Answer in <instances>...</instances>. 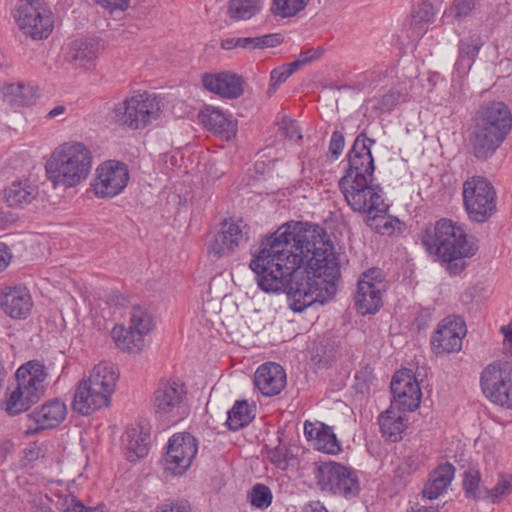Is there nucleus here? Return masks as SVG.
<instances>
[{
	"label": "nucleus",
	"mask_w": 512,
	"mask_h": 512,
	"mask_svg": "<svg viewBox=\"0 0 512 512\" xmlns=\"http://www.w3.org/2000/svg\"><path fill=\"white\" fill-rule=\"evenodd\" d=\"M249 266L258 287L266 293H285L294 312L327 303L340 277L324 230L303 222L287 223L263 239Z\"/></svg>",
	"instance_id": "f257e3e1"
},
{
	"label": "nucleus",
	"mask_w": 512,
	"mask_h": 512,
	"mask_svg": "<svg viewBox=\"0 0 512 512\" xmlns=\"http://www.w3.org/2000/svg\"><path fill=\"white\" fill-rule=\"evenodd\" d=\"M375 140L366 132L357 135L348 153V168L339 180V187L347 204L354 212L365 215L384 209L382 190L373 184L375 170L371 146Z\"/></svg>",
	"instance_id": "f03ea898"
},
{
	"label": "nucleus",
	"mask_w": 512,
	"mask_h": 512,
	"mask_svg": "<svg viewBox=\"0 0 512 512\" xmlns=\"http://www.w3.org/2000/svg\"><path fill=\"white\" fill-rule=\"evenodd\" d=\"M420 238L426 251L436 256L451 275L460 274L466 267L465 258L472 257L478 249L462 227L446 218L426 227Z\"/></svg>",
	"instance_id": "7ed1b4c3"
},
{
	"label": "nucleus",
	"mask_w": 512,
	"mask_h": 512,
	"mask_svg": "<svg viewBox=\"0 0 512 512\" xmlns=\"http://www.w3.org/2000/svg\"><path fill=\"white\" fill-rule=\"evenodd\" d=\"M92 167L90 150L81 142L71 141L59 145L46 164V172L54 186L65 189L85 180Z\"/></svg>",
	"instance_id": "20e7f679"
},
{
	"label": "nucleus",
	"mask_w": 512,
	"mask_h": 512,
	"mask_svg": "<svg viewBox=\"0 0 512 512\" xmlns=\"http://www.w3.org/2000/svg\"><path fill=\"white\" fill-rule=\"evenodd\" d=\"M16 388L5 402V410L16 415L37 403L45 393L47 373L44 365L37 361H29L16 371Z\"/></svg>",
	"instance_id": "39448f33"
},
{
	"label": "nucleus",
	"mask_w": 512,
	"mask_h": 512,
	"mask_svg": "<svg viewBox=\"0 0 512 512\" xmlns=\"http://www.w3.org/2000/svg\"><path fill=\"white\" fill-rule=\"evenodd\" d=\"M154 326V318L149 309L136 305L130 311L128 327L115 325L111 335L120 350L130 354H138L145 348V338Z\"/></svg>",
	"instance_id": "423d86ee"
},
{
	"label": "nucleus",
	"mask_w": 512,
	"mask_h": 512,
	"mask_svg": "<svg viewBox=\"0 0 512 512\" xmlns=\"http://www.w3.org/2000/svg\"><path fill=\"white\" fill-rule=\"evenodd\" d=\"M159 103L148 93H138L115 104L112 113L115 122L137 130L146 127L159 116Z\"/></svg>",
	"instance_id": "0eeeda50"
},
{
	"label": "nucleus",
	"mask_w": 512,
	"mask_h": 512,
	"mask_svg": "<svg viewBox=\"0 0 512 512\" xmlns=\"http://www.w3.org/2000/svg\"><path fill=\"white\" fill-rule=\"evenodd\" d=\"M495 196L493 186L483 177H471L463 184L464 205L473 221L485 222L495 212Z\"/></svg>",
	"instance_id": "6e6552de"
},
{
	"label": "nucleus",
	"mask_w": 512,
	"mask_h": 512,
	"mask_svg": "<svg viewBox=\"0 0 512 512\" xmlns=\"http://www.w3.org/2000/svg\"><path fill=\"white\" fill-rule=\"evenodd\" d=\"M318 486L324 490L345 497L359 493V481L356 472L340 463L329 461L321 463L315 469Z\"/></svg>",
	"instance_id": "1a4fd4ad"
},
{
	"label": "nucleus",
	"mask_w": 512,
	"mask_h": 512,
	"mask_svg": "<svg viewBox=\"0 0 512 512\" xmlns=\"http://www.w3.org/2000/svg\"><path fill=\"white\" fill-rule=\"evenodd\" d=\"M386 290L381 269L372 268L360 276L354 296L355 306L361 314H374L382 306V293Z\"/></svg>",
	"instance_id": "9d476101"
},
{
	"label": "nucleus",
	"mask_w": 512,
	"mask_h": 512,
	"mask_svg": "<svg viewBox=\"0 0 512 512\" xmlns=\"http://www.w3.org/2000/svg\"><path fill=\"white\" fill-rule=\"evenodd\" d=\"M16 20L20 29L35 40L47 38L54 27L52 12L42 3L19 4Z\"/></svg>",
	"instance_id": "9b49d317"
},
{
	"label": "nucleus",
	"mask_w": 512,
	"mask_h": 512,
	"mask_svg": "<svg viewBox=\"0 0 512 512\" xmlns=\"http://www.w3.org/2000/svg\"><path fill=\"white\" fill-rule=\"evenodd\" d=\"M184 386L175 381L161 382L154 392L153 408L156 415L168 422H177L184 413Z\"/></svg>",
	"instance_id": "f8f14e48"
},
{
	"label": "nucleus",
	"mask_w": 512,
	"mask_h": 512,
	"mask_svg": "<svg viewBox=\"0 0 512 512\" xmlns=\"http://www.w3.org/2000/svg\"><path fill=\"white\" fill-rule=\"evenodd\" d=\"M129 181V171L126 164L118 161H107L96 169V178L91 187L96 196L112 198L120 194Z\"/></svg>",
	"instance_id": "ddd939ff"
},
{
	"label": "nucleus",
	"mask_w": 512,
	"mask_h": 512,
	"mask_svg": "<svg viewBox=\"0 0 512 512\" xmlns=\"http://www.w3.org/2000/svg\"><path fill=\"white\" fill-rule=\"evenodd\" d=\"M198 452L197 439L190 433L174 434L168 443L165 456L166 469L175 475L183 474Z\"/></svg>",
	"instance_id": "4468645a"
},
{
	"label": "nucleus",
	"mask_w": 512,
	"mask_h": 512,
	"mask_svg": "<svg viewBox=\"0 0 512 512\" xmlns=\"http://www.w3.org/2000/svg\"><path fill=\"white\" fill-rule=\"evenodd\" d=\"M466 332V325L460 317L444 318L431 337L433 351L436 354L459 352Z\"/></svg>",
	"instance_id": "2eb2a0df"
},
{
	"label": "nucleus",
	"mask_w": 512,
	"mask_h": 512,
	"mask_svg": "<svg viewBox=\"0 0 512 512\" xmlns=\"http://www.w3.org/2000/svg\"><path fill=\"white\" fill-rule=\"evenodd\" d=\"M393 405L402 412L416 410L421 401L422 393L416 378L410 370L398 371L391 381Z\"/></svg>",
	"instance_id": "dca6fc26"
},
{
	"label": "nucleus",
	"mask_w": 512,
	"mask_h": 512,
	"mask_svg": "<svg viewBox=\"0 0 512 512\" xmlns=\"http://www.w3.org/2000/svg\"><path fill=\"white\" fill-rule=\"evenodd\" d=\"M511 377L512 366L510 364L501 362L489 364L481 373L480 383L483 393L493 403L498 404Z\"/></svg>",
	"instance_id": "f3484780"
},
{
	"label": "nucleus",
	"mask_w": 512,
	"mask_h": 512,
	"mask_svg": "<svg viewBox=\"0 0 512 512\" xmlns=\"http://www.w3.org/2000/svg\"><path fill=\"white\" fill-rule=\"evenodd\" d=\"M512 117L503 102H492L480 108L475 124L487 128L501 137L506 138L511 129Z\"/></svg>",
	"instance_id": "a211bd4d"
},
{
	"label": "nucleus",
	"mask_w": 512,
	"mask_h": 512,
	"mask_svg": "<svg viewBox=\"0 0 512 512\" xmlns=\"http://www.w3.org/2000/svg\"><path fill=\"white\" fill-rule=\"evenodd\" d=\"M65 417L66 406L62 401L58 399L48 401L28 415L33 424L28 425L26 434L33 435L40 430L55 428L63 422Z\"/></svg>",
	"instance_id": "6ab92c4d"
},
{
	"label": "nucleus",
	"mask_w": 512,
	"mask_h": 512,
	"mask_svg": "<svg viewBox=\"0 0 512 512\" xmlns=\"http://www.w3.org/2000/svg\"><path fill=\"white\" fill-rule=\"evenodd\" d=\"M110 398L99 387L92 385L87 379H83L75 391L72 408L81 415H90L94 411L108 406Z\"/></svg>",
	"instance_id": "aec40b11"
},
{
	"label": "nucleus",
	"mask_w": 512,
	"mask_h": 512,
	"mask_svg": "<svg viewBox=\"0 0 512 512\" xmlns=\"http://www.w3.org/2000/svg\"><path fill=\"white\" fill-rule=\"evenodd\" d=\"M32 306L31 295L25 287H5L0 292V307L13 319H25Z\"/></svg>",
	"instance_id": "412c9836"
},
{
	"label": "nucleus",
	"mask_w": 512,
	"mask_h": 512,
	"mask_svg": "<svg viewBox=\"0 0 512 512\" xmlns=\"http://www.w3.org/2000/svg\"><path fill=\"white\" fill-rule=\"evenodd\" d=\"M241 224L225 221L221 231L214 235L208 244V253L216 258L228 256L244 240Z\"/></svg>",
	"instance_id": "4be33fe9"
},
{
	"label": "nucleus",
	"mask_w": 512,
	"mask_h": 512,
	"mask_svg": "<svg viewBox=\"0 0 512 512\" xmlns=\"http://www.w3.org/2000/svg\"><path fill=\"white\" fill-rule=\"evenodd\" d=\"M255 386L264 396L278 395L286 385V373L280 364H262L254 375Z\"/></svg>",
	"instance_id": "5701e85b"
},
{
	"label": "nucleus",
	"mask_w": 512,
	"mask_h": 512,
	"mask_svg": "<svg viewBox=\"0 0 512 512\" xmlns=\"http://www.w3.org/2000/svg\"><path fill=\"white\" fill-rule=\"evenodd\" d=\"M202 83L208 91L229 99L240 97L244 91L242 78L230 72L204 74Z\"/></svg>",
	"instance_id": "b1692460"
},
{
	"label": "nucleus",
	"mask_w": 512,
	"mask_h": 512,
	"mask_svg": "<svg viewBox=\"0 0 512 512\" xmlns=\"http://www.w3.org/2000/svg\"><path fill=\"white\" fill-rule=\"evenodd\" d=\"M304 434L309 441L313 442L314 448L318 451L337 454L341 450L340 442L332 428L323 423L305 422Z\"/></svg>",
	"instance_id": "393cba45"
},
{
	"label": "nucleus",
	"mask_w": 512,
	"mask_h": 512,
	"mask_svg": "<svg viewBox=\"0 0 512 512\" xmlns=\"http://www.w3.org/2000/svg\"><path fill=\"white\" fill-rule=\"evenodd\" d=\"M504 139L487 128L475 124L470 136L472 152L477 159L485 160L494 154Z\"/></svg>",
	"instance_id": "a878e982"
},
{
	"label": "nucleus",
	"mask_w": 512,
	"mask_h": 512,
	"mask_svg": "<svg viewBox=\"0 0 512 512\" xmlns=\"http://www.w3.org/2000/svg\"><path fill=\"white\" fill-rule=\"evenodd\" d=\"M199 119L205 128L225 140L235 136L236 124L219 109L206 108L199 114Z\"/></svg>",
	"instance_id": "bb28decb"
},
{
	"label": "nucleus",
	"mask_w": 512,
	"mask_h": 512,
	"mask_svg": "<svg viewBox=\"0 0 512 512\" xmlns=\"http://www.w3.org/2000/svg\"><path fill=\"white\" fill-rule=\"evenodd\" d=\"M484 44L485 41L478 34L470 35L459 41L458 57L455 62V70L459 76H464L470 71Z\"/></svg>",
	"instance_id": "cd10ccee"
},
{
	"label": "nucleus",
	"mask_w": 512,
	"mask_h": 512,
	"mask_svg": "<svg viewBox=\"0 0 512 512\" xmlns=\"http://www.w3.org/2000/svg\"><path fill=\"white\" fill-rule=\"evenodd\" d=\"M407 418L396 410L393 405L382 412L378 417V423L382 436L391 441L398 442L402 439V434L407 428Z\"/></svg>",
	"instance_id": "c85d7f7f"
},
{
	"label": "nucleus",
	"mask_w": 512,
	"mask_h": 512,
	"mask_svg": "<svg viewBox=\"0 0 512 512\" xmlns=\"http://www.w3.org/2000/svg\"><path fill=\"white\" fill-rule=\"evenodd\" d=\"M97 57V46L86 40L77 39L70 43L66 60L75 68L91 69Z\"/></svg>",
	"instance_id": "c756f323"
},
{
	"label": "nucleus",
	"mask_w": 512,
	"mask_h": 512,
	"mask_svg": "<svg viewBox=\"0 0 512 512\" xmlns=\"http://www.w3.org/2000/svg\"><path fill=\"white\" fill-rule=\"evenodd\" d=\"M455 468L446 462L439 465L429 477L423 489V495L428 499H436L447 489L454 477Z\"/></svg>",
	"instance_id": "7c9ffc66"
},
{
	"label": "nucleus",
	"mask_w": 512,
	"mask_h": 512,
	"mask_svg": "<svg viewBox=\"0 0 512 512\" xmlns=\"http://www.w3.org/2000/svg\"><path fill=\"white\" fill-rule=\"evenodd\" d=\"M118 376L119 374L114 364L101 362L94 366L89 377L86 379L111 397L114 393Z\"/></svg>",
	"instance_id": "2f4dec72"
},
{
	"label": "nucleus",
	"mask_w": 512,
	"mask_h": 512,
	"mask_svg": "<svg viewBox=\"0 0 512 512\" xmlns=\"http://www.w3.org/2000/svg\"><path fill=\"white\" fill-rule=\"evenodd\" d=\"M37 194V187L28 180L14 181L5 189V200L11 207L21 206L31 203Z\"/></svg>",
	"instance_id": "473e14b6"
},
{
	"label": "nucleus",
	"mask_w": 512,
	"mask_h": 512,
	"mask_svg": "<svg viewBox=\"0 0 512 512\" xmlns=\"http://www.w3.org/2000/svg\"><path fill=\"white\" fill-rule=\"evenodd\" d=\"M123 441L127 450V458L129 461H136L148 454V436L138 431L137 429H131L127 431Z\"/></svg>",
	"instance_id": "72a5a7b5"
},
{
	"label": "nucleus",
	"mask_w": 512,
	"mask_h": 512,
	"mask_svg": "<svg viewBox=\"0 0 512 512\" xmlns=\"http://www.w3.org/2000/svg\"><path fill=\"white\" fill-rule=\"evenodd\" d=\"M253 419V409L247 401H236L227 412L226 425L230 430L237 431L247 426Z\"/></svg>",
	"instance_id": "f704fd0d"
},
{
	"label": "nucleus",
	"mask_w": 512,
	"mask_h": 512,
	"mask_svg": "<svg viewBox=\"0 0 512 512\" xmlns=\"http://www.w3.org/2000/svg\"><path fill=\"white\" fill-rule=\"evenodd\" d=\"M262 7V0H230L228 14L237 21L247 20L258 14Z\"/></svg>",
	"instance_id": "c9c22d12"
},
{
	"label": "nucleus",
	"mask_w": 512,
	"mask_h": 512,
	"mask_svg": "<svg viewBox=\"0 0 512 512\" xmlns=\"http://www.w3.org/2000/svg\"><path fill=\"white\" fill-rule=\"evenodd\" d=\"M387 211L388 205L384 202L383 211H375L365 217L366 224L379 234L391 235L399 222L387 215Z\"/></svg>",
	"instance_id": "e433bc0d"
},
{
	"label": "nucleus",
	"mask_w": 512,
	"mask_h": 512,
	"mask_svg": "<svg viewBox=\"0 0 512 512\" xmlns=\"http://www.w3.org/2000/svg\"><path fill=\"white\" fill-rule=\"evenodd\" d=\"M33 98L32 87L22 83L10 84L4 90V100L11 105H27Z\"/></svg>",
	"instance_id": "4c0bfd02"
},
{
	"label": "nucleus",
	"mask_w": 512,
	"mask_h": 512,
	"mask_svg": "<svg viewBox=\"0 0 512 512\" xmlns=\"http://www.w3.org/2000/svg\"><path fill=\"white\" fill-rule=\"evenodd\" d=\"M283 37L281 34H266L256 37L239 38V47L244 49H263L275 47L281 44Z\"/></svg>",
	"instance_id": "58836bf2"
},
{
	"label": "nucleus",
	"mask_w": 512,
	"mask_h": 512,
	"mask_svg": "<svg viewBox=\"0 0 512 512\" xmlns=\"http://www.w3.org/2000/svg\"><path fill=\"white\" fill-rule=\"evenodd\" d=\"M309 0H273L271 11L282 18L295 16L302 11Z\"/></svg>",
	"instance_id": "ea45409f"
},
{
	"label": "nucleus",
	"mask_w": 512,
	"mask_h": 512,
	"mask_svg": "<svg viewBox=\"0 0 512 512\" xmlns=\"http://www.w3.org/2000/svg\"><path fill=\"white\" fill-rule=\"evenodd\" d=\"M480 0H454L444 16L461 20L468 17L479 4Z\"/></svg>",
	"instance_id": "a19ab883"
},
{
	"label": "nucleus",
	"mask_w": 512,
	"mask_h": 512,
	"mask_svg": "<svg viewBox=\"0 0 512 512\" xmlns=\"http://www.w3.org/2000/svg\"><path fill=\"white\" fill-rule=\"evenodd\" d=\"M297 70V67H293V62L273 69L270 73V85L267 90L268 95L275 93L278 86L284 83Z\"/></svg>",
	"instance_id": "79ce46f5"
},
{
	"label": "nucleus",
	"mask_w": 512,
	"mask_h": 512,
	"mask_svg": "<svg viewBox=\"0 0 512 512\" xmlns=\"http://www.w3.org/2000/svg\"><path fill=\"white\" fill-rule=\"evenodd\" d=\"M512 493V476L501 475L494 488L487 491L488 497L493 503L500 502L504 497Z\"/></svg>",
	"instance_id": "37998d69"
},
{
	"label": "nucleus",
	"mask_w": 512,
	"mask_h": 512,
	"mask_svg": "<svg viewBox=\"0 0 512 512\" xmlns=\"http://www.w3.org/2000/svg\"><path fill=\"white\" fill-rule=\"evenodd\" d=\"M250 501L259 509L267 508L272 502L271 490L263 484H256L250 493Z\"/></svg>",
	"instance_id": "c03bdc74"
},
{
	"label": "nucleus",
	"mask_w": 512,
	"mask_h": 512,
	"mask_svg": "<svg viewBox=\"0 0 512 512\" xmlns=\"http://www.w3.org/2000/svg\"><path fill=\"white\" fill-rule=\"evenodd\" d=\"M400 97L399 92L389 91L384 94L377 103L372 105V111L377 115L389 112L399 103Z\"/></svg>",
	"instance_id": "a18cd8bd"
},
{
	"label": "nucleus",
	"mask_w": 512,
	"mask_h": 512,
	"mask_svg": "<svg viewBox=\"0 0 512 512\" xmlns=\"http://www.w3.org/2000/svg\"><path fill=\"white\" fill-rule=\"evenodd\" d=\"M480 483V474L478 471H466L464 473L463 487L469 498L478 499Z\"/></svg>",
	"instance_id": "49530a36"
},
{
	"label": "nucleus",
	"mask_w": 512,
	"mask_h": 512,
	"mask_svg": "<svg viewBox=\"0 0 512 512\" xmlns=\"http://www.w3.org/2000/svg\"><path fill=\"white\" fill-rule=\"evenodd\" d=\"M63 512H104L102 506L86 507L73 495H68L63 504Z\"/></svg>",
	"instance_id": "de8ad7c7"
},
{
	"label": "nucleus",
	"mask_w": 512,
	"mask_h": 512,
	"mask_svg": "<svg viewBox=\"0 0 512 512\" xmlns=\"http://www.w3.org/2000/svg\"><path fill=\"white\" fill-rule=\"evenodd\" d=\"M279 130L281 135L289 140H300L302 138L301 131L295 120L283 117L280 122Z\"/></svg>",
	"instance_id": "09e8293b"
},
{
	"label": "nucleus",
	"mask_w": 512,
	"mask_h": 512,
	"mask_svg": "<svg viewBox=\"0 0 512 512\" xmlns=\"http://www.w3.org/2000/svg\"><path fill=\"white\" fill-rule=\"evenodd\" d=\"M345 146L344 135L340 131H334L331 135L328 153L333 160L341 155Z\"/></svg>",
	"instance_id": "8fccbe9b"
},
{
	"label": "nucleus",
	"mask_w": 512,
	"mask_h": 512,
	"mask_svg": "<svg viewBox=\"0 0 512 512\" xmlns=\"http://www.w3.org/2000/svg\"><path fill=\"white\" fill-rule=\"evenodd\" d=\"M322 54L323 50L321 48L306 50L300 53L298 58L295 61H293V67H297V69H300L306 64L319 59L322 56Z\"/></svg>",
	"instance_id": "3c124183"
},
{
	"label": "nucleus",
	"mask_w": 512,
	"mask_h": 512,
	"mask_svg": "<svg viewBox=\"0 0 512 512\" xmlns=\"http://www.w3.org/2000/svg\"><path fill=\"white\" fill-rule=\"evenodd\" d=\"M157 512H192L187 501L164 503Z\"/></svg>",
	"instance_id": "603ef678"
},
{
	"label": "nucleus",
	"mask_w": 512,
	"mask_h": 512,
	"mask_svg": "<svg viewBox=\"0 0 512 512\" xmlns=\"http://www.w3.org/2000/svg\"><path fill=\"white\" fill-rule=\"evenodd\" d=\"M431 10V4L428 2H423L418 6V10L416 11L414 17L417 18L419 21H430V19L433 16Z\"/></svg>",
	"instance_id": "864d4df0"
},
{
	"label": "nucleus",
	"mask_w": 512,
	"mask_h": 512,
	"mask_svg": "<svg viewBox=\"0 0 512 512\" xmlns=\"http://www.w3.org/2000/svg\"><path fill=\"white\" fill-rule=\"evenodd\" d=\"M95 3L108 8L110 10L114 9H125L127 6V0H94Z\"/></svg>",
	"instance_id": "5fc2aeb1"
},
{
	"label": "nucleus",
	"mask_w": 512,
	"mask_h": 512,
	"mask_svg": "<svg viewBox=\"0 0 512 512\" xmlns=\"http://www.w3.org/2000/svg\"><path fill=\"white\" fill-rule=\"evenodd\" d=\"M11 253L6 244L0 243V272L7 268L11 261Z\"/></svg>",
	"instance_id": "6e6d98bb"
},
{
	"label": "nucleus",
	"mask_w": 512,
	"mask_h": 512,
	"mask_svg": "<svg viewBox=\"0 0 512 512\" xmlns=\"http://www.w3.org/2000/svg\"><path fill=\"white\" fill-rule=\"evenodd\" d=\"M45 449L43 448V445H38L37 443H34L30 448L26 450V457L30 460H37L40 457H44Z\"/></svg>",
	"instance_id": "4d7b16f0"
},
{
	"label": "nucleus",
	"mask_w": 512,
	"mask_h": 512,
	"mask_svg": "<svg viewBox=\"0 0 512 512\" xmlns=\"http://www.w3.org/2000/svg\"><path fill=\"white\" fill-rule=\"evenodd\" d=\"M14 450V444L10 440L0 441V464L4 463L7 456Z\"/></svg>",
	"instance_id": "13d9d810"
},
{
	"label": "nucleus",
	"mask_w": 512,
	"mask_h": 512,
	"mask_svg": "<svg viewBox=\"0 0 512 512\" xmlns=\"http://www.w3.org/2000/svg\"><path fill=\"white\" fill-rule=\"evenodd\" d=\"M268 455L270 461L276 464L277 466L282 467L286 465L285 455L283 454L281 449L276 448L270 451Z\"/></svg>",
	"instance_id": "bf43d9fd"
},
{
	"label": "nucleus",
	"mask_w": 512,
	"mask_h": 512,
	"mask_svg": "<svg viewBox=\"0 0 512 512\" xmlns=\"http://www.w3.org/2000/svg\"><path fill=\"white\" fill-rule=\"evenodd\" d=\"M510 380L511 381L509 382V384H507V387L505 388L506 390L503 391L501 401L498 402L499 405L506 406L508 408H512V376Z\"/></svg>",
	"instance_id": "052dcab7"
},
{
	"label": "nucleus",
	"mask_w": 512,
	"mask_h": 512,
	"mask_svg": "<svg viewBox=\"0 0 512 512\" xmlns=\"http://www.w3.org/2000/svg\"><path fill=\"white\" fill-rule=\"evenodd\" d=\"M66 111V107L64 105H57L56 107H54L53 109H51L46 118L48 119H53V118H56L58 116H61L65 113Z\"/></svg>",
	"instance_id": "680f3d73"
},
{
	"label": "nucleus",
	"mask_w": 512,
	"mask_h": 512,
	"mask_svg": "<svg viewBox=\"0 0 512 512\" xmlns=\"http://www.w3.org/2000/svg\"><path fill=\"white\" fill-rule=\"evenodd\" d=\"M405 467H400V469L406 470L407 472L415 471L418 468V463L414 457H408L404 462Z\"/></svg>",
	"instance_id": "e2e57ef3"
},
{
	"label": "nucleus",
	"mask_w": 512,
	"mask_h": 512,
	"mask_svg": "<svg viewBox=\"0 0 512 512\" xmlns=\"http://www.w3.org/2000/svg\"><path fill=\"white\" fill-rule=\"evenodd\" d=\"M239 38H229L222 41L221 46L225 50H231L239 47Z\"/></svg>",
	"instance_id": "0e129e2a"
},
{
	"label": "nucleus",
	"mask_w": 512,
	"mask_h": 512,
	"mask_svg": "<svg viewBox=\"0 0 512 512\" xmlns=\"http://www.w3.org/2000/svg\"><path fill=\"white\" fill-rule=\"evenodd\" d=\"M307 512H328L320 502H312L308 505Z\"/></svg>",
	"instance_id": "69168bd1"
},
{
	"label": "nucleus",
	"mask_w": 512,
	"mask_h": 512,
	"mask_svg": "<svg viewBox=\"0 0 512 512\" xmlns=\"http://www.w3.org/2000/svg\"><path fill=\"white\" fill-rule=\"evenodd\" d=\"M501 330L504 333L505 340L512 344V328L502 327Z\"/></svg>",
	"instance_id": "338daca9"
},
{
	"label": "nucleus",
	"mask_w": 512,
	"mask_h": 512,
	"mask_svg": "<svg viewBox=\"0 0 512 512\" xmlns=\"http://www.w3.org/2000/svg\"><path fill=\"white\" fill-rule=\"evenodd\" d=\"M8 66H9V59L3 53H0V68H5Z\"/></svg>",
	"instance_id": "774afa93"
}]
</instances>
